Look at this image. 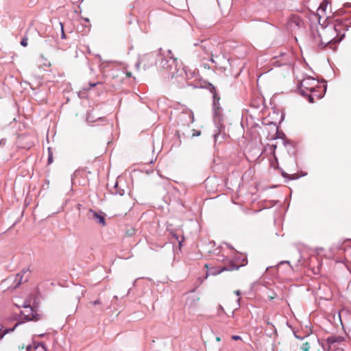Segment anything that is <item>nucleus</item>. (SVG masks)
Returning <instances> with one entry per match:
<instances>
[{
	"label": "nucleus",
	"instance_id": "72a5a7b5",
	"mask_svg": "<svg viewBox=\"0 0 351 351\" xmlns=\"http://www.w3.org/2000/svg\"><path fill=\"white\" fill-rule=\"evenodd\" d=\"M31 347H32L31 346H27V350L29 351V350L31 348Z\"/></svg>",
	"mask_w": 351,
	"mask_h": 351
},
{
	"label": "nucleus",
	"instance_id": "39448f33",
	"mask_svg": "<svg viewBox=\"0 0 351 351\" xmlns=\"http://www.w3.org/2000/svg\"><path fill=\"white\" fill-rule=\"evenodd\" d=\"M194 122V115L192 110L184 109L178 116V124L181 126H189Z\"/></svg>",
	"mask_w": 351,
	"mask_h": 351
},
{
	"label": "nucleus",
	"instance_id": "9d476101",
	"mask_svg": "<svg viewBox=\"0 0 351 351\" xmlns=\"http://www.w3.org/2000/svg\"><path fill=\"white\" fill-rule=\"evenodd\" d=\"M208 88L209 89L210 92L213 94V107L220 106V97L217 94L215 86L209 83L208 84Z\"/></svg>",
	"mask_w": 351,
	"mask_h": 351
},
{
	"label": "nucleus",
	"instance_id": "473e14b6",
	"mask_svg": "<svg viewBox=\"0 0 351 351\" xmlns=\"http://www.w3.org/2000/svg\"><path fill=\"white\" fill-rule=\"evenodd\" d=\"M231 317H232V318H234V311H233L232 312Z\"/></svg>",
	"mask_w": 351,
	"mask_h": 351
},
{
	"label": "nucleus",
	"instance_id": "aec40b11",
	"mask_svg": "<svg viewBox=\"0 0 351 351\" xmlns=\"http://www.w3.org/2000/svg\"><path fill=\"white\" fill-rule=\"evenodd\" d=\"M53 162V156L51 152L50 148H49V156H48V164H51Z\"/></svg>",
	"mask_w": 351,
	"mask_h": 351
},
{
	"label": "nucleus",
	"instance_id": "20e7f679",
	"mask_svg": "<svg viewBox=\"0 0 351 351\" xmlns=\"http://www.w3.org/2000/svg\"><path fill=\"white\" fill-rule=\"evenodd\" d=\"M21 306L23 310L21 311V315L25 322H37L42 319V315L37 313L36 311L29 303L25 302Z\"/></svg>",
	"mask_w": 351,
	"mask_h": 351
},
{
	"label": "nucleus",
	"instance_id": "7ed1b4c3",
	"mask_svg": "<svg viewBox=\"0 0 351 351\" xmlns=\"http://www.w3.org/2000/svg\"><path fill=\"white\" fill-rule=\"evenodd\" d=\"M326 29H322V32H320L317 29L313 30L311 32L313 45L319 49H324L332 40L331 36L326 37Z\"/></svg>",
	"mask_w": 351,
	"mask_h": 351
},
{
	"label": "nucleus",
	"instance_id": "bb28decb",
	"mask_svg": "<svg viewBox=\"0 0 351 351\" xmlns=\"http://www.w3.org/2000/svg\"><path fill=\"white\" fill-rule=\"evenodd\" d=\"M201 134L200 131H196L195 133L193 134V136H199Z\"/></svg>",
	"mask_w": 351,
	"mask_h": 351
},
{
	"label": "nucleus",
	"instance_id": "f257e3e1",
	"mask_svg": "<svg viewBox=\"0 0 351 351\" xmlns=\"http://www.w3.org/2000/svg\"><path fill=\"white\" fill-rule=\"evenodd\" d=\"M213 121L215 125V130L213 134L215 143H221L226 138L225 126L223 125V116L221 106L213 107Z\"/></svg>",
	"mask_w": 351,
	"mask_h": 351
},
{
	"label": "nucleus",
	"instance_id": "2eb2a0df",
	"mask_svg": "<svg viewBox=\"0 0 351 351\" xmlns=\"http://www.w3.org/2000/svg\"><path fill=\"white\" fill-rule=\"evenodd\" d=\"M239 268V266L237 265H235L234 263H232L228 268L226 267H221L217 272H213V274L216 275L217 274L221 273L222 271L224 270H234L238 269Z\"/></svg>",
	"mask_w": 351,
	"mask_h": 351
},
{
	"label": "nucleus",
	"instance_id": "b1692460",
	"mask_svg": "<svg viewBox=\"0 0 351 351\" xmlns=\"http://www.w3.org/2000/svg\"><path fill=\"white\" fill-rule=\"evenodd\" d=\"M60 25H61V32H62L61 37H62V38H66V36H65V34H64V32L63 25H62V23H60Z\"/></svg>",
	"mask_w": 351,
	"mask_h": 351
},
{
	"label": "nucleus",
	"instance_id": "a878e982",
	"mask_svg": "<svg viewBox=\"0 0 351 351\" xmlns=\"http://www.w3.org/2000/svg\"><path fill=\"white\" fill-rule=\"evenodd\" d=\"M93 305H97L101 303V301L99 300H95L94 302H91Z\"/></svg>",
	"mask_w": 351,
	"mask_h": 351
},
{
	"label": "nucleus",
	"instance_id": "0eeeda50",
	"mask_svg": "<svg viewBox=\"0 0 351 351\" xmlns=\"http://www.w3.org/2000/svg\"><path fill=\"white\" fill-rule=\"evenodd\" d=\"M156 62L154 53H149L145 54L142 56L140 61L136 63V66L138 67L140 64H143L144 69L154 65Z\"/></svg>",
	"mask_w": 351,
	"mask_h": 351
},
{
	"label": "nucleus",
	"instance_id": "4468645a",
	"mask_svg": "<svg viewBox=\"0 0 351 351\" xmlns=\"http://www.w3.org/2000/svg\"><path fill=\"white\" fill-rule=\"evenodd\" d=\"M186 78L192 79L196 75V72L195 70H191L188 68L183 69Z\"/></svg>",
	"mask_w": 351,
	"mask_h": 351
},
{
	"label": "nucleus",
	"instance_id": "5701e85b",
	"mask_svg": "<svg viewBox=\"0 0 351 351\" xmlns=\"http://www.w3.org/2000/svg\"><path fill=\"white\" fill-rule=\"evenodd\" d=\"M231 339H232V340H234V341H237V340H242L241 337V336H239V335H232V336L231 337Z\"/></svg>",
	"mask_w": 351,
	"mask_h": 351
},
{
	"label": "nucleus",
	"instance_id": "6ab92c4d",
	"mask_svg": "<svg viewBox=\"0 0 351 351\" xmlns=\"http://www.w3.org/2000/svg\"><path fill=\"white\" fill-rule=\"evenodd\" d=\"M306 96L307 98H308V100L310 103H313L314 102V96L312 95L311 94H309L308 92H306V95H304V97Z\"/></svg>",
	"mask_w": 351,
	"mask_h": 351
},
{
	"label": "nucleus",
	"instance_id": "2f4dec72",
	"mask_svg": "<svg viewBox=\"0 0 351 351\" xmlns=\"http://www.w3.org/2000/svg\"><path fill=\"white\" fill-rule=\"evenodd\" d=\"M271 27L274 30H275L276 32H277V31H278V28H277L276 27L271 26Z\"/></svg>",
	"mask_w": 351,
	"mask_h": 351
},
{
	"label": "nucleus",
	"instance_id": "f8f14e48",
	"mask_svg": "<svg viewBox=\"0 0 351 351\" xmlns=\"http://www.w3.org/2000/svg\"><path fill=\"white\" fill-rule=\"evenodd\" d=\"M23 323V322H17L16 324H15L14 326L12 327V328H5L3 330H2L3 329V327L1 326V325H0V339H1L3 336L10 332H12V331H14V330L19 326L21 324Z\"/></svg>",
	"mask_w": 351,
	"mask_h": 351
},
{
	"label": "nucleus",
	"instance_id": "a211bd4d",
	"mask_svg": "<svg viewBox=\"0 0 351 351\" xmlns=\"http://www.w3.org/2000/svg\"><path fill=\"white\" fill-rule=\"evenodd\" d=\"M310 348H311L310 344L308 342L303 343L301 346V349L303 351H308Z\"/></svg>",
	"mask_w": 351,
	"mask_h": 351
},
{
	"label": "nucleus",
	"instance_id": "4c0bfd02",
	"mask_svg": "<svg viewBox=\"0 0 351 351\" xmlns=\"http://www.w3.org/2000/svg\"><path fill=\"white\" fill-rule=\"evenodd\" d=\"M117 185H118V184H117V183H116V184H115V185H114V187H117Z\"/></svg>",
	"mask_w": 351,
	"mask_h": 351
},
{
	"label": "nucleus",
	"instance_id": "c9c22d12",
	"mask_svg": "<svg viewBox=\"0 0 351 351\" xmlns=\"http://www.w3.org/2000/svg\"><path fill=\"white\" fill-rule=\"evenodd\" d=\"M343 36H344V34H343V35L341 36V37L340 38V39H339V41H341L342 38H343Z\"/></svg>",
	"mask_w": 351,
	"mask_h": 351
},
{
	"label": "nucleus",
	"instance_id": "cd10ccee",
	"mask_svg": "<svg viewBox=\"0 0 351 351\" xmlns=\"http://www.w3.org/2000/svg\"><path fill=\"white\" fill-rule=\"evenodd\" d=\"M240 298H238L237 300V307L235 308V309H237L240 307L241 304H240Z\"/></svg>",
	"mask_w": 351,
	"mask_h": 351
},
{
	"label": "nucleus",
	"instance_id": "4be33fe9",
	"mask_svg": "<svg viewBox=\"0 0 351 351\" xmlns=\"http://www.w3.org/2000/svg\"><path fill=\"white\" fill-rule=\"evenodd\" d=\"M220 312H221L223 313H226L224 308L221 305H219V306H218L217 314L219 316H220Z\"/></svg>",
	"mask_w": 351,
	"mask_h": 351
},
{
	"label": "nucleus",
	"instance_id": "e433bc0d",
	"mask_svg": "<svg viewBox=\"0 0 351 351\" xmlns=\"http://www.w3.org/2000/svg\"><path fill=\"white\" fill-rule=\"evenodd\" d=\"M318 98H321L322 96L321 95H315Z\"/></svg>",
	"mask_w": 351,
	"mask_h": 351
},
{
	"label": "nucleus",
	"instance_id": "c756f323",
	"mask_svg": "<svg viewBox=\"0 0 351 351\" xmlns=\"http://www.w3.org/2000/svg\"><path fill=\"white\" fill-rule=\"evenodd\" d=\"M282 176L284 178H289V175L288 173H282Z\"/></svg>",
	"mask_w": 351,
	"mask_h": 351
},
{
	"label": "nucleus",
	"instance_id": "393cba45",
	"mask_svg": "<svg viewBox=\"0 0 351 351\" xmlns=\"http://www.w3.org/2000/svg\"><path fill=\"white\" fill-rule=\"evenodd\" d=\"M6 143V140L5 138H2L0 140V145H4Z\"/></svg>",
	"mask_w": 351,
	"mask_h": 351
},
{
	"label": "nucleus",
	"instance_id": "7c9ffc66",
	"mask_svg": "<svg viewBox=\"0 0 351 351\" xmlns=\"http://www.w3.org/2000/svg\"><path fill=\"white\" fill-rule=\"evenodd\" d=\"M97 84H98V83H93V84L90 83V86L91 87H95Z\"/></svg>",
	"mask_w": 351,
	"mask_h": 351
},
{
	"label": "nucleus",
	"instance_id": "9b49d317",
	"mask_svg": "<svg viewBox=\"0 0 351 351\" xmlns=\"http://www.w3.org/2000/svg\"><path fill=\"white\" fill-rule=\"evenodd\" d=\"M322 347L324 351H340L338 344H335V343L330 344L328 339L322 343Z\"/></svg>",
	"mask_w": 351,
	"mask_h": 351
},
{
	"label": "nucleus",
	"instance_id": "ddd939ff",
	"mask_svg": "<svg viewBox=\"0 0 351 351\" xmlns=\"http://www.w3.org/2000/svg\"><path fill=\"white\" fill-rule=\"evenodd\" d=\"M330 344L335 343L339 344L344 341V338L341 336H330L327 338Z\"/></svg>",
	"mask_w": 351,
	"mask_h": 351
},
{
	"label": "nucleus",
	"instance_id": "dca6fc26",
	"mask_svg": "<svg viewBox=\"0 0 351 351\" xmlns=\"http://www.w3.org/2000/svg\"><path fill=\"white\" fill-rule=\"evenodd\" d=\"M23 276L21 274H18L14 280V288L18 287L22 282Z\"/></svg>",
	"mask_w": 351,
	"mask_h": 351
},
{
	"label": "nucleus",
	"instance_id": "6e6552de",
	"mask_svg": "<svg viewBox=\"0 0 351 351\" xmlns=\"http://www.w3.org/2000/svg\"><path fill=\"white\" fill-rule=\"evenodd\" d=\"M105 216L106 215L103 212H96L93 209H90L88 213V218L94 219L97 223L101 226H105L106 225Z\"/></svg>",
	"mask_w": 351,
	"mask_h": 351
},
{
	"label": "nucleus",
	"instance_id": "412c9836",
	"mask_svg": "<svg viewBox=\"0 0 351 351\" xmlns=\"http://www.w3.org/2000/svg\"><path fill=\"white\" fill-rule=\"evenodd\" d=\"M21 45L23 47H27V38H22V40H21Z\"/></svg>",
	"mask_w": 351,
	"mask_h": 351
},
{
	"label": "nucleus",
	"instance_id": "423d86ee",
	"mask_svg": "<svg viewBox=\"0 0 351 351\" xmlns=\"http://www.w3.org/2000/svg\"><path fill=\"white\" fill-rule=\"evenodd\" d=\"M313 84H316L315 80L313 77H308L304 80L299 87L300 94L304 96L306 95V92L314 93L316 91L317 85H313Z\"/></svg>",
	"mask_w": 351,
	"mask_h": 351
},
{
	"label": "nucleus",
	"instance_id": "1a4fd4ad",
	"mask_svg": "<svg viewBox=\"0 0 351 351\" xmlns=\"http://www.w3.org/2000/svg\"><path fill=\"white\" fill-rule=\"evenodd\" d=\"M288 26L291 31H295L304 26V21L299 16L293 15L288 21Z\"/></svg>",
	"mask_w": 351,
	"mask_h": 351
},
{
	"label": "nucleus",
	"instance_id": "c85d7f7f",
	"mask_svg": "<svg viewBox=\"0 0 351 351\" xmlns=\"http://www.w3.org/2000/svg\"><path fill=\"white\" fill-rule=\"evenodd\" d=\"M237 295L239 296L241 295V291L239 290H236L234 292Z\"/></svg>",
	"mask_w": 351,
	"mask_h": 351
},
{
	"label": "nucleus",
	"instance_id": "f704fd0d",
	"mask_svg": "<svg viewBox=\"0 0 351 351\" xmlns=\"http://www.w3.org/2000/svg\"><path fill=\"white\" fill-rule=\"evenodd\" d=\"M216 340H217V341H219L221 340V339H220V337H217V338H216Z\"/></svg>",
	"mask_w": 351,
	"mask_h": 351
},
{
	"label": "nucleus",
	"instance_id": "f03ea898",
	"mask_svg": "<svg viewBox=\"0 0 351 351\" xmlns=\"http://www.w3.org/2000/svg\"><path fill=\"white\" fill-rule=\"evenodd\" d=\"M161 51L162 49H160V68L167 72L171 77L175 76L179 72L177 58L173 57L171 50H168L167 54L162 53Z\"/></svg>",
	"mask_w": 351,
	"mask_h": 351
},
{
	"label": "nucleus",
	"instance_id": "f3484780",
	"mask_svg": "<svg viewBox=\"0 0 351 351\" xmlns=\"http://www.w3.org/2000/svg\"><path fill=\"white\" fill-rule=\"evenodd\" d=\"M34 348L36 351H47L46 347L43 343H38Z\"/></svg>",
	"mask_w": 351,
	"mask_h": 351
}]
</instances>
